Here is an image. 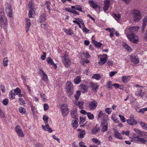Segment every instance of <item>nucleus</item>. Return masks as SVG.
<instances>
[{"label": "nucleus", "instance_id": "nucleus-1", "mask_svg": "<svg viewBox=\"0 0 147 147\" xmlns=\"http://www.w3.org/2000/svg\"><path fill=\"white\" fill-rule=\"evenodd\" d=\"M131 141L138 144H146L147 142V137L137 136L132 137Z\"/></svg>", "mask_w": 147, "mask_h": 147}, {"label": "nucleus", "instance_id": "nucleus-2", "mask_svg": "<svg viewBox=\"0 0 147 147\" xmlns=\"http://www.w3.org/2000/svg\"><path fill=\"white\" fill-rule=\"evenodd\" d=\"M0 25L1 27L4 29H6L7 27V18L4 12H0Z\"/></svg>", "mask_w": 147, "mask_h": 147}, {"label": "nucleus", "instance_id": "nucleus-3", "mask_svg": "<svg viewBox=\"0 0 147 147\" xmlns=\"http://www.w3.org/2000/svg\"><path fill=\"white\" fill-rule=\"evenodd\" d=\"M139 28V27L138 26H128L125 30V34H135L138 32Z\"/></svg>", "mask_w": 147, "mask_h": 147}, {"label": "nucleus", "instance_id": "nucleus-4", "mask_svg": "<svg viewBox=\"0 0 147 147\" xmlns=\"http://www.w3.org/2000/svg\"><path fill=\"white\" fill-rule=\"evenodd\" d=\"M28 9L29 11L28 16L30 18H32V15L35 13L34 8V3L33 1H30L28 4Z\"/></svg>", "mask_w": 147, "mask_h": 147}, {"label": "nucleus", "instance_id": "nucleus-5", "mask_svg": "<svg viewBox=\"0 0 147 147\" xmlns=\"http://www.w3.org/2000/svg\"><path fill=\"white\" fill-rule=\"evenodd\" d=\"M66 89L68 96L70 97L73 94V87L72 84L69 81H67L66 84Z\"/></svg>", "mask_w": 147, "mask_h": 147}, {"label": "nucleus", "instance_id": "nucleus-6", "mask_svg": "<svg viewBox=\"0 0 147 147\" xmlns=\"http://www.w3.org/2000/svg\"><path fill=\"white\" fill-rule=\"evenodd\" d=\"M60 110L62 115L63 117L67 115L68 113L69 109L68 107L67 104H62L60 107Z\"/></svg>", "mask_w": 147, "mask_h": 147}, {"label": "nucleus", "instance_id": "nucleus-7", "mask_svg": "<svg viewBox=\"0 0 147 147\" xmlns=\"http://www.w3.org/2000/svg\"><path fill=\"white\" fill-rule=\"evenodd\" d=\"M5 11L7 16L10 17H12L13 16V9L10 4L7 3L5 4Z\"/></svg>", "mask_w": 147, "mask_h": 147}, {"label": "nucleus", "instance_id": "nucleus-8", "mask_svg": "<svg viewBox=\"0 0 147 147\" xmlns=\"http://www.w3.org/2000/svg\"><path fill=\"white\" fill-rule=\"evenodd\" d=\"M62 58L63 62L64 63L65 67H68L70 66L71 62L69 59V58L68 56L66 54H65L61 57Z\"/></svg>", "mask_w": 147, "mask_h": 147}, {"label": "nucleus", "instance_id": "nucleus-9", "mask_svg": "<svg viewBox=\"0 0 147 147\" xmlns=\"http://www.w3.org/2000/svg\"><path fill=\"white\" fill-rule=\"evenodd\" d=\"M134 20L136 22L139 21L141 18V13L137 10H134L132 12Z\"/></svg>", "mask_w": 147, "mask_h": 147}, {"label": "nucleus", "instance_id": "nucleus-10", "mask_svg": "<svg viewBox=\"0 0 147 147\" xmlns=\"http://www.w3.org/2000/svg\"><path fill=\"white\" fill-rule=\"evenodd\" d=\"M110 0H105L104 1V6L103 9L105 12H107L109 9L111 8V5H112Z\"/></svg>", "mask_w": 147, "mask_h": 147}, {"label": "nucleus", "instance_id": "nucleus-11", "mask_svg": "<svg viewBox=\"0 0 147 147\" xmlns=\"http://www.w3.org/2000/svg\"><path fill=\"white\" fill-rule=\"evenodd\" d=\"M99 58H100V60L98 62V63L101 65L105 63L107 60V55L106 54L99 55Z\"/></svg>", "mask_w": 147, "mask_h": 147}, {"label": "nucleus", "instance_id": "nucleus-12", "mask_svg": "<svg viewBox=\"0 0 147 147\" xmlns=\"http://www.w3.org/2000/svg\"><path fill=\"white\" fill-rule=\"evenodd\" d=\"M127 37L130 41L134 43H136L138 42V36L135 34H126Z\"/></svg>", "mask_w": 147, "mask_h": 147}, {"label": "nucleus", "instance_id": "nucleus-13", "mask_svg": "<svg viewBox=\"0 0 147 147\" xmlns=\"http://www.w3.org/2000/svg\"><path fill=\"white\" fill-rule=\"evenodd\" d=\"M108 121L106 120L105 121H102L101 122V131L102 132L107 131L108 129Z\"/></svg>", "mask_w": 147, "mask_h": 147}, {"label": "nucleus", "instance_id": "nucleus-14", "mask_svg": "<svg viewBox=\"0 0 147 147\" xmlns=\"http://www.w3.org/2000/svg\"><path fill=\"white\" fill-rule=\"evenodd\" d=\"M102 118V121L109 120L108 115L102 111H100L98 115V119L100 120Z\"/></svg>", "mask_w": 147, "mask_h": 147}, {"label": "nucleus", "instance_id": "nucleus-15", "mask_svg": "<svg viewBox=\"0 0 147 147\" xmlns=\"http://www.w3.org/2000/svg\"><path fill=\"white\" fill-rule=\"evenodd\" d=\"M131 61L133 63L137 64L139 62V60L138 57L134 54H132L130 56Z\"/></svg>", "mask_w": 147, "mask_h": 147}, {"label": "nucleus", "instance_id": "nucleus-16", "mask_svg": "<svg viewBox=\"0 0 147 147\" xmlns=\"http://www.w3.org/2000/svg\"><path fill=\"white\" fill-rule=\"evenodd\" d=\"M112 16L117 22L120 24L123 21V19L121 17L119 13H113Z\"/></svg>", "mask_w": 147, "mask_h": 147}, {"label": "nucleus", "instance_id": "nucleus-17", "mask_svg": "<svg viewBox=\"0 0 147 147\" xmlns=\"http://www.w3.org/2000/svg\"><path fill=\"white\" fill-rule=\"evenodd\" d=\"M126 121L128 124L131 125H136L137 123V121L134 119V116L132 115H130V119L127 120Z\"/></svg>", "mask_w": 147, "mask_h": 147}, {"label": "nucleus", "instance_id": "nucleus-18", "mask_svg": "<svg viewBox=\"0 0 147 147\" xmlns=\"http://www.w3.org/2000/svg\"><path fill=\"white\" fill-rule=\"evenodd\" d=\"M88 106L90 110H94L97 107V103L96 100H94L89 102Z\"/></svg>", "mask_w": 147, "mask_h": 147}, {"label": "nucleus", "instance_id": "nucleus-19", "mask_svg": "<svg viewBox=\"0 0 147 147\" xmlns=\"http://www.w3.org/2000/svg\"><path fill=\"white\" fill-rule=\"evenodd\" d=\"M88 3L90 5V6L94 9H96L98 8L99 9L100 8L99 6L97 3L94 1L91 0H89L88 1Z\"/></svg>", "mask_w": 147, "mask_h": 147}, {"label": "nucleus", "instance_id": "nucleus-20", "mask_svg": "<svg viewBox=\"0 0 147 147\" xmlns=\"http://www.w3.org/2000/svg\"><path fill=\"white\" fill-rule=\"evenodd\" d=\"M15 130L19 136L20 137H23L24 136L23 132L19 125H17L16 126L15 128Z\"/></svg>", "mask_w": 147, "mask_h": 147}, {"label": "nucleus", "instance_id": "nucleus-21", "mask_svg": "<svg viewBox=\"0 0 147 147\" xmlns=\"http://www.w3.org/2000/svg\"><path fill=\"white\" fill-rule=\"evenodd\" d=\"M133 130L141 136H147V132L144 131H142L138 129L134 128Z\"/></svg>", "mask_w": 147, "mask_h": 147}, {"label": "nucleus", "instance_id": "nucleus-22", "mask_svg": "<svg viewBox=\"0 0 147 147\" xmlns=\"http://www.w3.org/2000/svg\"><path fill=\"white\" fill-rule=\"evenodd\" d=\"M71 117L74 119H78L77 110L76 109H74L71 110Z\"/></svg>", "mask_w": 147, "mask_h": 147}, {"label": "nucleus", "instance_id": "nucleus-23", "mask_svg": "<svg viewBox=\"0 0 147 147\" xmlns=\"http://www.w3.org/2000/svg\"><path fill=\"white\" fill-rule=\"evenodd\" d=\"M47 15L45 13H42L40 16L39 19V22L40 23L44 22L47 20Z\"/></svg>", "mask_w": 147, "mask_h": 147}, {"label": "nucleus", "instance_id": "nucleus-24", "mask_svg": "<svg viewBox=\"0 0 147 147\" xmlns=\"http://www.w3.org/2000/svg\"><path fill=\"white\" fill-rule=\"evenodd\" d=\"M41 126L43 129L45 131H47L49 133H51L53 131L52 129L49 127V126L48 123H46L45 125H42Z\"/></svg>", "mask_w": 147, "mask_h": 147}, {"label": "nucleus", "instance_id": "nucleus-25", "mask_svg": "<svg viewBox=\"0 0 147 147\" xmlns=\"http://www.w3.org/2000/svg\"><path fill=\"white\" fill-rule=\"evenodd\" d=\"M131 78V76H123L122 77L121 80L124 83H125L129 82Z\"/></svg>", "mask_w": 147, "mask_h": 147}, {"label": "nucleus", "instance_id": "nucleus-26", "mask_svg": "<svg viewBox=\"0 0 147 147\" xmlns=\"http://www.w3.org/2000/svg\"><path fill=\"white\" fill-rule=\"evenodd\" d=\"M90 85L92 90L96 92L99 86L98 84L96 83H93L91 82L90 83Z\"/></svg>", "mask_w": 147, "mask_h": 147}, {"label": "nucleus", "instance_id": "nucleus-27", "mask_svg": "<svg viewBox=\"0 0 147 147\" xmlns=\"http://www.w3.org/2000/svg\"><path fill=\"white\" fill-rule=\"evenodd\" d=\"M26 32H27L29 31L30 27L31 25L30 21V20L28 18H26Z\"/></svg>", "mask_w": 147, "mask_h": 147}, {"label": "nucleus", "instance_id": "nucleus-28", "mask_svg": "<svg viewBox=\"0 0 147 147\" xmlns=\"http://www.w3.org/2000/svg\"><path fill=\"white\" fill-rule=\"evenodd\" d=\"M42 74H40L42 79L45 82H47L48 81V76L42 70H41Z\"/></svg>", "mask_w": 147, "mask_h": 147}, {"label": "nucleus", "instance_id": "nucleus-29", "mask_svg": "<svg viewBox=\"0 0 147 147\" xmlns=\"http://www.w3.org/2000/svg\"><path fill=\"white\" fill-rule=\"evenodd\" d=\"M80 89L81 90V91L83 93H84L85 92L87 91L88 90V88L86 86L82 84L80 85Z\"/></svg>", "mask_w": 147, "mask_h": 147}, {"label": "nucleus", "instance_id": "nucleus-30", "mask_svg": "<svg viewBox=\"0 0 147 147\" xmlns=\"http://www.w3.org/2000/svg\"><path fill=\"white\" fill-rule=\"evenodd\" d=\"M142 89H139L137 90V91L135 93L136 96L142 97L144 95V93L142 92Z\"/></svg>", "mask_w": 147, "mask_h": 147}, {"label": "nucleus", "instance_id": "nucleus-31", "mask_svg": "<svg viewBox=\"0 0 147 147\" xmlns=\"http://www.w3.org/2000/svg\"><path fill=\"white\" fill-rule=\"evenodd\" d=\"M47 61L48 64L50 65H54V66L55 67V68L57 67L56 64L54 63L51 57H48L47 59Z\"/></svg>", "mask_w": 147, "mask_h": 147}, {"label": "nucleus", "instance_id": "nucleus-32", "mask_svg": "<svg viewBox=\"0 0 147 147\" xmlns=\"http://www.w3.org/2000/svg\"><path fill=\"white\" fill-rule=\"evenodd\" d=\"M75 104L76 105L78 106L80 109H82L84 108L83 105L84 104V102L83 101L76 102Z\"/></svg>", "mask_w": 147, "mask_h": 147}, {"label": "nucleus", "instance_id": "nucleus-33", "mask_svg": "<svg viewBox=\"0 0 147 147\" xmlns=\"http://www.w3.org/2000/svg\"><path fill=\"white\" fill-rule=\"evenodd\" d=\"M114 135L115 137L118 139L122 140L123 139V137L121 134L117 131H114Z\"/></svg>", "mask_w": 147, "mask_h": 147}, {"label": "nucleus", "instance_id": "nucleus-34", "mask_svg": "<svg viewBox=\"0 0 147 147\" xmlns=\"http://www.w3.org/2000/svg\"><path fill=\"white\" fill-rule=\"evenodd\" d=\"M100 131L99 127L96 126L92 129L91 131V133L94 134H95L97 133Z\"/></svg>", "mask_w": 147, "mask_h": 147}, {"label": "nucleus", "instance_id": "nucleus-35", "mask_svg": "<svg viewBox=\"0 0 147 147\" xmlns=\"http://www.w3.org/2000/svg\"><path fill=\"white\" fill-rule=\"evenodd\" d=\"M63 31L67 34L69 35H71L74 34L73 30L71 29H68L66 28H64L63 29Z\"/></svg>", "mask_w": 147, "mask_h": 147}, {"label": "nucleus", "instance_id": "nucleus-36", "mask_svg": "<svg viewBox=\"0 0 147 147\" xmlns=\"http://www.w3.org/2000/svg\"><path fill=\"white\" fill-rule=\"evenodd\" d=\"M106 30H108L110 32V36L111 38L113 36L114 34L113 32H115V30L114 28H109L106 29Z\"/></svg>", "mask_w": 147, "mask_h": 147}, {"label": "nucleus", "instance_id": "nucleus-37", "mask_svg": "<svg viewBox=\"0 0 147 147\" xmlns=\"http://www.w3.org/2000/svg\"><path fill=\"white\" fill-rule=\"evenodd\" d=\"M85 131L83 130H80V132L78 135V137L80 138H82L84 137V135L85 134Z\"/></svg>", "mask_w": 147, "mask_h": 147}, {"label": "nucleus", "instance_id": "nucleus-38", "mask_svg": "<svg viewBox=\"0 0 147 147\" xmlns=\"http://www.w3.org/2000/svg\"><path fill=\"white\" fill-rule=\"evenodd\" d=\"M123 45L125 48L126 49L128 52H131L132 51V49L131 48L129 47L126 43L123 42Z\"/></svg>", "mask_w": 147, "mask_h": 147}, {"label": "nucleus", "instance_id": "nucleus-39", "mask_svg": "<svg viewBox=\"0 0 147 147\" xmlns=\"http://www.w3.org/2000/svg\"><path fill=\"white\" fill-rule=\"evenodd\" d=\"M92 140L94 144L97 145L100 144L101 142L97 138H93L92 139Z\"/></svg>", "mask_w": 147, "mask_h": 147}, {"label": "nucleus", "instance_id": "nucleus-40", "mask_svg": "<svg viewBox=\"0 0 147 147\" xmlns=\"http://www.w3.org/2000/svg\"><path fill=\"white\" fill-rule=\"evenodd\" d=\"M92 42L95 45V46L97 47L100 48L102 45V44L99 42H98L95 40L92 39Z\"/></svg>", "mask_w": 147, "mask_h": 147}, {"label": "nucleus", "instance_id": "nucleus-41", "mask_svg": "<svg viewBox=\"0 0 147 147\" xmlns=\"http://www.w3.org/2000/svg\"><path fill=\"white\" fill-rule=\"evenodd\" d=\"M74 81L75 84H79L81 81V77L79 76L77 77L74 79Z\"/></svg>", "mask_w": 147, "mask_h": 147}, {"label": "nucleus", "instance_id": "nucleus-42", "mask_svg": "<svg viewBox=\"0 0 147 147\" xmlns=\"http://www.w3.org/2000/svg\"><path fill=\"white\" fill-rule=\"evenodd\" d=\"M13 92V91L12 90L9 93V98L11 100L14 99L15 98V95H16L15 93Z\"/></svg>", "mask_w": 147, "mask_h": 147}, {"label": "nucleus", "instance_id": "nucleus-43", "mask_svg": "<svg viewBox=\"0 0 147 147\" xmlns=\"http://www.w3.org/2000/svg\"><path fill=\"white\" fill-rule=\"evenodd\" d=\"M147 24V16L145 17L143 21V25L142 26V29L144 30V28Z\"/></svg>", "mask_w": 147, "mask_h": 147}, {"label": "nucleus", "instance_id": "nucleus-44", "mask_svg": "<svg viewBox=\"0 0 147 147\" xmlns=\"http://www.w3.org/2000/svg\"><path fill=\"white\" fill-rule=\"evenodd\" d=\"M78 119H75L74 120L72 121L73 127L74 128H76L78 126L77 125Z\"/></svg>", "mask_w": 147, "mask_h": 147}, {"label": "nucleus", "instance_id": "nucleus-45", "mask_svg": "<svg viewBox=\"0 0 147 147\" xmlns=\"http://www.w3.org/2000/svg\"><path fill=\"white\" fill-rule=\"evenodd\" d=\"M92 78L95 79L97 80H99L101 78V77L99 74H95L92 76Z\"/></svg>", "mask_w": 147, "mask_h": 147}, {"label": "nucleus", "instance_id": "nucleus-46", "mask_svg": "<svg viewBox=\"0 0 147 147\" xmlns=\"http://www.w3.org/2000/svg\"><path fill=\"white\" fill-rule=\"evenodd\" d=\"M111 118L112 120L115 123H118L119 121L118 119L117 118L115 115L113 114Z\"/></svg>", "mask_w": 147, "mask_h": 147}, {"label": "nucleus", "instance_id": "nucleus-47", "mask_svg": "<svg viewBox=\"0 0 147 147\" xmlns=\"http://www.w3.org/2000/svg\"><path fill=\"white\" fill-rule=\"evenodd\" d=\"M140 125H141L142 127L145 130L146 129L147 127V125L144 122L142 121H140Z\"/></svg>", "mask_w": 147, "mask_h": 147}, {"label": "nucleus", "instance_id": "nucleus-48", "mask_svg": "<svg viewBox=\"0 0 147 147\" xmlns=\"http://www.w3.org/2000/svg\"><path fill=\"white\" fill-rule=\"evenodd\" d=\"M80 92L79 90H77L76 92V94L75 95L74 97L76 100H78L79 97L80 95Z\"/></svg>", "mask_w": 147, "mask_h": 147}, {"label": "nucleus", "instance_id": "nucleus-49", "mask_svg": "<svg viewBox=\"0 0 147 147\" xmlns=\"http://www.w3.org/2000/svg\"><path fill=\"white\" fill-rule=\"evenodd\" d=\"M13 91L16 95H18L19 93H21V90L19 88H17L16 89L13 90Z\"/></svg>", "mask_w": 147, "mask_h": 147}, {"label": "nucleus", "instance_id": "nucleus-50", "mask_svg": "<svg viewBox=\"0 0 147 147\" xmlns=\"http://www.w3.org/2000/svg\"><path fill=\"white\" fill-rule=\"evenodd\" d=\"M87 115L88 119H93L94 118V115L90 112H88L87 113Z\"/></svg>", "mask_w": 147, "mask_h": 147}, {"label": "nucleus", "instance_id": "nucleus-51", "mask_svg": "<svg viewBox=\"0 0 147 147\" xmlns=\"http://www.w3.org/2000/svg\"><path fill=\"white\" fill-rule=\"evenodd\" d=\"M112 82L111 81H109L107 83L106 85L107 87L110 90L112 89V85L113 84H112Z\"/></svg>", "mask_w": 147, "mask_h": 147}, {"label": "nucleus", "instance_id": "nucleus-52", "mask_svg": "<svg viewBox=\"0 0 147 147\" xmlns=\"http://www.w3.org/2000/svg\"><path fill=\"white\" fill-rule=\"evenodd\" d=\"M40 96L42 100L44 102H46L47 101V99H46V97L44 93H41L40 94Z\"/></svg>", "mask_w": 147, "mask_h": 147}, {"label": "nucleus", "instance_id": "nucleus-53", "mask_svg": "<svg viewBox=\"0 0 147 147\" xmlns=\"http://www.w3.org/2000/svg\"><path fill=\"white\" fill-rule=\"evenodd\" d=\"M19 111L22 114H24L26 112V109L23 107H20L19 109Z\"/></svg>", "mask_w": 147, "mask_h": 147}, {"label": "nucleus", "instance_id": "nucleus-54", "mask_svg": "<svg viewBox=\"0 0 147 147\" xmlns=\"http://www.w3.org/2000/svg\"><path fill=\"white\" fill-rule=\"evenodd\" d=\"M105 112L108 114H110L112 112V109L111 108H107L105 109Z\"/></svg>", "mask_w": 147, "mask_h": 147}, {"label": "nucleus", "instance_id": "nucleus-55", "mask_svg": "<svg viewBox=\"0 0 147 147\" xmlns=\"http://www.w3.org/2000/svg\"><path fill=\"white\" fill-rule=\"evenodd\" d=\"M8 60L7 58H5L3 60V64L4 66H7V63Z\"/></svg>", "mask_w": 147, "mask_h": 147}, {"label": "nucleus", "instance_id": "nucleus-56", "mask_svg": "<svg viewBox=\"0 0 147 147\" xmlns=\"http://www.w3.org/2000/svg\"><path fill=\"white\" fill-rule=\"evenodd\" d=\"M130 131H122L121 134L123 135H125L126 136H128L129 135Z\"/></svg>", "mask_w": 147, "mask_h": 147}, {"label": "nucleus", "instance_id": "nucleus-57", "mask_svg": "<svg viewBox=\"0 0 147 147\" xmlns=\"http://www.w3.org/2000/svg\"><path fill=\"white\" fill-rule=\"evenodd\" d=\"M48 119V117L47 115H43V119L45 123H47Z\"/></svg>", "mask_w": 147, "mask_h": 147}, {"label": "nucleus", "instance_id": "nucleus-58", "mask_svg": "<svg viewBox=\"0 0 147 147\" xmlns=\"http://www.w3.org/2000/svg\"><path fill=\"white\" fill-rule=\"evenodd\" d=\"M83 27L82 29L84 32L87 33L89 31V30L85 27V25L84 26H83Z\"/></svg>", "mask_w": 147, "mask_h": 147}, {"label": "nucleus", "instance_id": "nucleus-59", "mask_svg": "<svg viewBox=\"0 0 147 147\" xmlns=\"http://www.w3.org/2000/svg\"><path fill=\"white\" fill-rule=\"evenodd\" d=\"M18 102H19V103L21 105H23L25 104L24 100L23 99V98H20L19 99Z\"/></svg>", "mask_w": 147, "mask_h": 147}, {"label": "nucleus", "instance_id": "nucleus-60", "mask_svg": "<svg viewBox=\"0 0 147 147\" xmlns=\"http://www.w3.org/2000/svg\"><path fill=\"white\" fill-rule=\"evenodd\" d=\"M119 116L120 117V120L121 121L123 122V123H124L125 122V118L123 116L119 115Z\"/></svg>", "mask_w": 147, "mask_h": 147}, {"label": "nucleus", "instance_id": "nucleus-61", "mask_svg": "<svg viewBox=\"0 0 147 147\" xmlns=\"http://www.w3.org/2000/svg\"><path fill=\"white\" fill-rule=\"evenodd\" d=\"M79 145L80 147H87L85 145V143L82 141L80 142L79 143Z\"/></svg>", "mask_w": 147, "mask_h": 147}, {"label": "nucleus", "instance_id": "nucleus-62", "mask_svg": "<svg viewBox=\"0 0 147 147\" xmlns=\"http://www.w3.org/2000/svg\"><path fill=\"white\" fill-rule=\"evenodd\" d=\"M75 19L78 20L79 21V22H80V23L81 24L82 26H84V24L82 19L79 18H75Z\"/></svg>", "mask_w": 147, "mask_h": 147}, {"label": "nucleus", "instance_id": "nucleus-63", "mask_svg": "<svg viewBox=\"0 0 147 147\" xmlns=\"http://www.w3.org/2000/svg\"><path fill=\"white\" fill-rule=\"evenodd\" d=\"M117 73L116 71H111L109 73V76L111 77H112Z\"/></svg>", "mask_w": 147, "mask_h": 147}, {"label": "nucleus", "instance_id": "nucleus-64", "mask_svg": "<svg viewBox=\"0 0 147 147\" xmlns=\"http://www.w3.org/2000/svg\"><path fill=\"white\" fill-rule=\"evenodd\" d=\"M8 100L7 98H5L3 100V104L5 105H7L8 103Z\"/></svg>", "mask_w": 147, "mask_h": 147}]
</instances>
